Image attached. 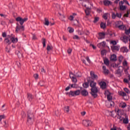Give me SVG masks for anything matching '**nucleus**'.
<instances>
[{
    "label": "nucleus",
    "mask_w": 130,
    "mask_h": 130,
    "mask_svg": "<svg viewBox=\"0 0 130 130\" xmlns=\"http://www.w3.org/2000/svg\"><path fill=\"white\" fill-rule=\"evenodd\" d=\"M72 49L69 48L68 49L67 52L69 54H71V53H72Z\"/></svg>",
    "instance_id": "nucleus-54"
},
{
    "label": "nucleus",
    "mask_w": 130,
    "mask_h": 130,
    "mask_svg": "<svg viewBox=\"0 0 130 130\" xmlns=\"http://www.w3.org/2000/svg\"><path fill=\"white\" fill-rule=\"evenodd\" d=\"M99 85H100L101 89H102L103 90H104V89H106V88H107L106 82H105L104 81L100 82L99 83Z\"/></svg>",
    "instance_id": "nucleus-7"
},
{
    "label": "nucleus",
    "mask_w": 130,
    "mask_h": 130,
    "mask_svg": "<svg viewBox=\"0 0 130 130\" xmlns=\"http://www.w3.org/2000/svg\"><path fill=\"white\" fill-rule=\"evenodd\" d=\"M69 86H71V88H76V87H77V84H69Z\"/></svg>",
    "instance_id": "nucleus-51"
},
{
    "label": "nucleus",
    "mask_w": 130,
    "mask_h": 130,
    "mask_svg": "<svg viewBox=\"0 0 130 130\" xmlns=\"http://www.w3.org/2000/svg\"><path fill=\"white\" fill-rule=\"evenodd\" d=\"M69 19L70 21H73V20H74V16H73V15H71Z\"/></svg>",
    "instance_id": "nucleus-60"
},
{
    "label": "nucleus",
    "mask_w": 130,
    "mask_h": 130,
    "mask_svg": "<svg viewBox=\"0 0 130 130\" xmlns=\"http://www.w3.org/2000/svg\"><path fill=\"white\" fill-rule=\"evenodd\" d=\"M33 121H34V113L29 110L27 111V122L31 124L33 123Z\"/></svg>",
    "instance_id": "nucleus-2"
},
{
    "label": "nucleus",
    "mask_w": 130,
    "mask_h": 130,
    "mask_svg": "<svg viewBox=\"0 0 130 130\" xmlns=\"http://www.w3.org/2000/svg\"><path fill=\"white\" fill-rule=\"evenodd\" d=\"M126 106V104L125 103H123L122 105L121 106V108H125V107Z\"/></svg>",
    "instance_id": "nucleus-48"
},
{
    "label": "nucleus",
    "mask_w": 130,
    "mask_h": 130,
    "mask_svg": "<svg viewBox=\"0 0 130 130\" xmlns=\"http://www.w3.org/2000/svg\"><path fill=\"white\" fill-rule=\"evenodd\" d=\"M103 18H104L105 20H107V16H106V14H104V15H103Z\"/></svg>",
    "instance_id": "nucleus-63"
},
{
    "label": "nucleus",
    "mask_w": 130,
    "mask_h": 130,
    "mask_svg": "<svg viewBox=\"0 0 130 130\" xmlns=\"http://www.w3.org/2000/svg\"><path fill=\"white\" fill-rule=\"evenodd\" d=\"M6 118V115H0V122L2 121V119H5Z\"/></svg>",
    "instance_id": "nucleus-36"
},
{
    "label": "nucleus",
    "mask_w": 130,
    "mask_h": 130,
    "mask_svg": "<svg viewBox=\"0 0 130 130\" xmlns=\"http://www.w3.org/2000/svg\"><path fill=\"white\" fill-rule=\"evenodd\" d=\"M110 105L111 107L114 106V102H111V103H110Z\"/></svg>",
    "instance_id": "nucleus-64"
},
{
    "label": "nucleus",
    "mask_w": 130,
    "mask_h": 130,
    "mask_svg": "<svg viewBox=\"0 0 130 130\" xmlns=\"http://www.w3.org/2000/svg\"><path fill=\"white\" fill-rule=\"evenodd\" d=\"M10 39L13 43H17L18 42V38H11Z\"/></svg>",
    "instance_id": "nucleus-21"
},
{
    "label": "nucleus",
    "mask_w": 130,
    "mask_h": 130,
    "mask_svg": "<svg viewBox=\"0 0 130 130\" xmlns=\"http://www.w3.org/2000/svg\"><path fill=\"white\" fill-rule=\"evenodd\" d=\"M121 73H122V70L120 69V67H119L117 70L116 71L115 74L118 75L119 77H121Z\"/></svg>",
    "instance_id": "nucleus-14"
},
{
    "label": "nucleus",
    "mask_w": 130,
    "mask_h": 130,
    "mask_svg": "<svg viewBox=\"0 0 130 130\" xmlns=\"http://www.w3.org/2000/svg\"><path fill=\"white\" fill-rule=\"evenodd\" d=\"M125 9H126V7H125V6H120V11H124V10H125Z\"/></svg>",
    "instance_id": "nucleus-35"
},
{
    "label": "nucleus",
    "mask_w": 130,
    "mask_h": 130,
    "mask_svg": "<svg viewBox=\"0 0 130 130\" xmlns=\"http://www.w3.org/2000/svg\"><path fill=\"white\" fill-rule=\"evenodd\" d=\"M80 93H81V95H82V96H84V97L88 96V95L89 94V93L88 92V91H87V90H86V89H83V90H81Z\"/></svg>",
    "instance_id": "nucleus-10"
},
{
    "label": "nucleus",
    "mask_w": 130,
    "mask_h": 130,
    "mask_svg": "<svg viewBox=\"0 0 130 130\" xmlns=\"http://www.w3.org/2000/svg\"><path fill=\"white\" fill-rule=\"evenodd\" d=\"M75 77H77V78H81V77H82V73L80 72H78L76 73V75H75Z\"/></svg>",
    "instance_id": "nucleus-27"
},
{
    "label": "nucleus",
    "mask_w": 130,
    "mask_h": 130,
    "mask_svg": "<svg viewBox=\"0 0 130 130\" xmlns=\"http://www.w3.org/2000/svg\"><path fill=\"white\" fill-rule=\"evenodd\" d=\"M38 85L42 87V86H44V81H40Z\"/></svg>",
    "instance_id": "nucleus-41"
},
{
    "label": "nucleus",
    "mask_w": 130,
    "mask_h": 130,
    "mask_svg": "<svg viewBox=\"0 0 130 130\" xmlns=\"http://www.w3.org/2000/svg\"><path fill=\"white\" fill-rule=\"evenodd\" d=\"M44 25H45L46 26H49V21L46 18H45Z\"/></svg>",
    "instance_id": "nucleus-24"
},
{
    "label": "nucleus",
    "mask_w": 130,
    "mask_h": 130,
    "mask_svg": "<svg viewBox=\"0 0 130 130\" xmlns=\"http://www.w3.org/2000/svg\"><path fill=\"white\" fill-rule=\"evenodd\" d=\"M110 60H111V61H116V60H117L116 55L115 54L112 55L110 58Z\"/></svg>",
    "instance_id": "nucleus-16"
},
{
    "label": "nucleus",
    "mask_w": 130,
    "mask_h": 130,
    "mask_svg": "<svg viewBox=\"0 0 130 130\" xmlns=\"http://www.w3.org/2000/svg\"><path fill=\"white\" fill-rule=\"evenodd\" d=\"M53 48V47H52V46H50L49 45H47V51H49L50 50H52Z\"/></svg>",
    "instance_id": "nucleus-29"
},
{
    "label": "nucleus",
    "mask_w": 130,
    "mask_h": 130,
    "mask_svg": "<svg viewBox=\"0 0 130 130\" xmlns=\"http://www.w3.org/2000/svg\"><path fill=\"white\" fill-rule=\"evenodd\" d=\"M112 3L108 0H105L104 1V6H110V5H111Z\"/></svg>",
    "instance_id": "nucleus-18"
},
{
    "label": "nucleus",
    "mask_w": 130,
    "mask_h": 130,
    "mask_svg": "<svg viewBox=\"0 0 130 130\" xmlns=\"http://www.w3.org/2000/svg\"><path fill=\"white\" fill-rule=\"evenodd\" d=\"M4 126L5 127H8L9 126V124H8V123H7V122H6V121H4Z\"/></svg>",
    "instance_id": "nucleus-61"
},
{
    "label": "nucleus",
    "mask_w": 130,
    "mask_h": 130,
    "mask_svg": "<svg viewBox=\"0 0 130 130\" xmlns=\"http://www.w3.org/2000/svg\"><path fill=\"white\" fill-rule=\"evenodd\" d=\"M129 33H130L129 29H128V30L125 29V34H126V35H129Z\"/></svg>",
    "instance_id": "nucleus-53"
},
{
    "label": "nucleus",
    "mask_w": 130,
    "mask_h": 130,
    "mask_svg": "<svg viewBox=\"0 0 130 130\" xmlns=\"http://www.w3.org/2000/svg\"><path fill=\"white\" fill-rule=\"evenodd\" d=\"M104 62L105 64H106L107 66H109V60H108V59H105L104 60Z\"/></svg>",
    "instance_id": "nucleus-31"
},
{
    "label": "nucleus",
    "mask_w": 130,
    "mask_h": 130,
    "mask_svg": "<svg viewBox=\"0 0 130 130\" xmlns=\"http://www.w3.org/2000/svg\"><path fill=\"white\" fill-rule=\"evenodd\" d=\"M2 36L3 37H4V38L7 37V33H6V32H4L2 34Z\"/></svg>",
    "instance_id": "nucleus-56"
},
{
    "label": "nucleus",
    "mask_w": 130,
    "mask_h": 130,
    "mask_svg": "<svg viewBox=\"0 0 130 130\" xmlns=\"http://www.w3.org/2000/svg\"><path fill=\"white\" fill-rule=\"evenodd\" d=\"M119 95L120 96H122V97H124L126 96V93L123 92V91H120L119 93Z\"/></svg>",
    "instance_id": "nucleus-30"
},
{
    "label": "nucleus",
    "mask_w": 130,
    "mask_h": 130,
    "mask_svg": "<svg viewBox=\"0 0 130 130\" xmlns=\"http://www.w3.org/2000/svg\"><path fill=\"white\" fill-rule=\"evenodd\" d=\"M15 20L17 22H19L20 25H23L24 22H26V21H28V18H22L20 17H18L16 18Z\"/></svg>",
    "instance_id": "nucleus-4"
},
{
    "label": "nucleus",
    "mask_w": 130,
    "mask_h": 130,
    "mask_svg": "<svg viewBox=\"0 0 130 130\" xmlns=\"http://www.w3.org/2000/svg\"><path fill=\"white\" fill-rule=\"evenodd\" d=\"M124 91L127 93V94H129L130 91L129 90L127 89V88H124Z\"/></svg>",
    "instance_id": "nucleus-44"
},
{
    "label": "nucleus",
    "mask_w": 130,
    "mask_h": 130,
    "mask_svg": "<svg viewBox=\"0 0 130 130\" xmlns=\"http://www.w3.org/2000/svg\"><path fill=\"white\" fill-rule=\"evenodd\" d=\"M129 15V12H128V11H127V13L124 14V17H126L127 18H128Z\"/></svg>",
    "instance_id": "nucleus-59"
},
{
    "label": "nucleus",
    "mask_w": 130,
    "mask_h": 130,
    "mask_svg": "<svg viewBox=\"0 0 130 130\" xmlns=\"http://www.w3.org/2000/svg\"><path fill=\"white\" fill-rule=\"evenodd\" d=\"M99 38H98V39L101 40V39H104L105 38V32H99Z\"/></svg>",
    "instance_id": "nucleus-12"
},
{
    "label": "nucleus",
    "mask_w": 130,
    "mask_h": 130,
    "mask_svg": "<svg viewBox=\"0 0 130 130\" xmlns=\"http://www.w3.org/2000/svg\"><path fill=\"white\" fill-rule=\"evenodd\" d=\"M72 82L76 84V83L78 82V80H77V78H76V77H74L73 78H72Z\"/></svg>",
    "instance_id": "nucleus-42"
},
{
    "label": "nucleus",
    "mask_w": 130,
    "mask_h": 130,
    "mask_svg": "<svg viewBox=\"0 0 130 130\" xmlns=\"http://www.w3.org/2000/svg\"><path fill=\"white\" fill-rule=\"evenodd\" d=\"M69 33H73L74 32V28L72 27H68Z\"/></svg>",
    "instance_id": "nucleus-40"
},
{
    "label": "nucleus",
    "mask_w": 130,
    "mask_h": 130,
    "mask_svg": "<svg viewBox=\"0 0 130 130\" xmlns=\"http://www.w3.org/2000/svg\"><path fill=\"white\" fill-rule=\"evenodd\" d=\"M110 43L113 45H116V44H117V43L115 41H111Z\"/></svg>",
    "instance_id": "nucleus-46"
},
{
    "label": "nucleus",
    "mask_w": 130,
    "mask_h": 130,
    "mask_svg": "<svg viewBox=\"0 0 130 130\" xmlns=\"http://www.w3.org/2000/svg\"><path fill=\"white\" fill-rule=\"evenodd\" d=\"M42 44L43 47H45V46H46V39H45V38H42Z\"/></svg>",
    "instance_id": "nucleus-23"
},
{
    "label": "nucleus",
    "mask_w": 130,
    "mask_h": 130,
    "mask_svg": "<svg viewBox=\"0 0 130 130\" xmlns=\"http://www.w3.org/2000/svg\"><path fill=\"white\" fill-rule=\"evenodd\" d=\"M101 28L102 29H105L106 28V23H104L103 22H102L101 23Z\"/></svg>",
    "instance_id": "nucleus-25"
},
{
    "label": "nucleus",
    "mask_w": 130,
    "mask_h": 130,
    "mask_svg": "<svg viewBox=\"0 0 130 130\" xmlns=\"http://www.w3.org/2000/svg\"><path fill=\"white\" fill-rule=\"evenodd\" d=\"M85 12L86 16H89L90 15V11H89L88 10H85Z\"/></svg>",
    "instance_id": "nucleus-47"
},
{
    "label": "nucleus",
    "mask_w": 130,
    "mask_h": 130,
    "mask_svg": "<svg viewBox=\"0 0 130 130\" xmlns=\"http://www.w3.org/2000/svg\"><path fill=\"white\" fill-rule=\"evenodd\" d=\"M90 79H92V80H96V79H98V76L95 75L93 71H90Z\"/></svg>",
    "instance_id": "nucleus-6"
},
{
    "label": "nucleus",
    "mask_w": 130,
    "mask_h": 130,
    "mask_svg": "<svg viewBox=\"0 0 130 130\" xmlns=\"http://www.w3.org/2000/svg\"><path fill=\"white\" fill-rule=\"evenodd\" d=\"M73 39H76V40H79L80 38L79 37V36H78V35H74L73 37Z\"/></svg>",
    "instance_id": "nucleus-39"
},
{
    "label": "nucleus",
    "mask_w": 130,
    "mask_h": 130,
    "mask_svg": "<svg viewBox=\"0 0 130 130\" xmlns=\"http://www.w3.org/2000/svg\"><path fill=\"white\" fill-rule=\"evenodd\" d=\"M16 25L17 26L15 29L16 33H19V31H20V32H23V31H24V28L23 25H20L19 23H17Z\"/></svg>",
    "instance_id": "nucleus-3"
},
{
    "label": "nucleus",
    "mask_w": 130,
    "mask_h": 130,
    "mask_svg": "<svg viewBox=\"0 0 130 130\" xmlns=\"http://www.w3.org/2000/svg\"><path fill=\"white\" fill-rule=\"evenodd\" d=\"M90 79L91 78L88 77L87 78V82H85L83 84V86L84 88H88L89 87V83H90Z\"/></svg>",
    "instance_id": "nucleus-9"
},
{
    "label": "nucleus",
    "mask_w": 130,
    "mask_h": 130,
    "mask_svg": "<svg viewBox=\"0 0 130 130\" xmlns=\"http://www.w3.org/2000/svg\"><path fill=\"white\" fill-rule=\"evenodd\" d=\"M5 42L6 43V44H11V42H10L9 38H6L5 39Z\"/></svg>",
    "instance_id": "nucleus-33"
},
{
    "label": "nucleus",
    "mask_w": 130,
    "mask_h": 130,
    "mask_svg": "<svg viewBox=\"0 0 130 130\" xmlns=\"http://www.w3.org/2000/svg\"><path fill=\"white\" fill-rule=\"evenodd\" d=\"M16 53L17 56H18V57L19 58H21V57H22L23 55L22 54V53H21V52H20L19 51H16Z\"/></svg>",
    "instance_id": "nucleus-20"
},
{
    "label": "nucleus",
    "mask_w": 130,
    "mask_h": 130,
    "mask_svg": "<svg viewBox=\"0 0 130 130\" xmlns=\"http://www.w3.org/2000/svg\"><path fill=\"white\" fill-rule=\"evenodd\" d=\"M21 115H22V117L23 118L26 117V114H25V112H21Z\"/></svg>",
    "instance_id": "nucleus-49"
},
{
    "label": "nucleus",
    "mask_w": 130,
    "mask_h": 130,
    "mask_svg": "<svg viewBox=\"0 0 130 130\" xmlns=\"http://www.w3.org/2000/svg\"><path fill=\"white\" fill-rule=\"evenodd\" d=\"M111 49L112 50L113 52L114 51H118L119 50V47L117 46H112L111 47Z\"/></svg>",
    "instance_id": "nucleus-13"
},
{
    "label": "nucleus",
    "mask_w": 130,
    "mask_h": 130,
    "mask_svg": "<svg viewBox=\"0 0 130 130\" xmlns=\"http://www.w3.org/2000/svg\"><path fill=\"white\" fill-rule=\"evenodd\" d=\"M120 51L124 53V52H128V49L126 47H123L120 48Z\"/></svg>",
    "instance_id": "nucleus-15"
},
{
    "label": "nucleus",
    "mask_w": 130,
    "mask_h": 130,
    "mask_svg": "<svg viewBox=\"0 0 130 130\" xmlns=\"http://www.w3.org/2000/svg\"><path fill=\"white\" fill-rule=\"evenodd\" d=\"M123 123L125 124H127V123H128V118H124L123 119Z\"/></svg>",
    "instance_id": "nucleus-38"
},
{
    "label": "nucleus",
    "mask_w": 130,
    "mask_h": 130,
    "mask_svg": "<svg viewBox=\"0 0 130 130\" xmlns=\"http://www.w3.org/2000/svg\"><path fill=\"white\" fill-rule=\"evenodd\" d=\"M123 4H124L123 0V1H120L119 3V7H121V6H122V5H123Z\"/></svg>",
    "instance_id": "nucleus-58"
},
{
    "label": "nucleus",
    "mask_w": 130,
    "mask_h": 130,
    "mask_svg": "<svg viewBox=\"0 0 130 130\" xmlns=\"http://www.w3.org/2000/svg\"><path fill=\"white\" fill-rule=\"evenodd\" d=\"M90 86L91 87V95L94 97V98H96L98 95L97 93H98V88L96 87V83L94 82L93 80H91V79H90Z\"/></svg>",
    "instance_id": "nucleus-1"
},
{
    "label": "nucleus",
    "mask_w": 130,
    "mask_h": 130,
    "mask_svg": "<svg viewBox=\"0 0 130 130\" xmlns=\"http://www.w3.org/2000/svg\"><path fill=\"white\" fill-rule=\"evenodd\" d=\"M37 39V38L36 37V34L32 35V40H36Z\"/></svg>",
    "instance_id": "nucleus-52"
},
{
    "label": "nucleus",
    "mask_w": 130,
    "mask_h": 130,
    "mask_svg": "<svg viewBox=\"0 0 130 130\" xmlns=\"http://www.w3.org/2000/svg\"><path fill=\"white\" fill-rule=\"evenodd\" d=\"M80 90H76L74 91V94L75 95V96H78L79 95H80Z\"/></svg>",
    "instance_id": "nucleus-34"
},
{
    "label": "nucleus",
    "mask_w": 130,
    "mask_h": 130,
    "mask_svg": "<svg viewBox=\"0 0 130 130\" xmlns=\"http://www.w3.org/2000/svg\"><path fill=\"white\" fill-rule=\"evenodd\" d=\"M104 73L105 75H108V74H109V70L106 69L104 70Z\"/></svg>",
    "instance_id": "nucleus-43"
},
{
    "label": "nucleus",
    "mask_w": 130,
    "mask_h": 130,
    "mask_svg": "<svg viewBox=\"0 0 130 130\" xmlns=\"http://www.w3.org/2000/svg\"><path fill=\"white\" fill-rule=\"evenodd\" d=\"M123 66L125 67L127 66V61L126 60H125L124 62H123Z\"/></svg>",
    "instance_id": "nucleus-55"
},
{
    "label": "nucleus",
    "mask_w": 130,
    "mask_h": 130,
    "mask_svg": "<svg viewBox=\"0 0 130 130\" xmlns=\"http://www.w3.org/2000/svg\"><path fill=\"white\" fill-rule=\"evenodd\" d=\"M69 96H75V91H70L69 92Z\"/></svg>",
    "instance_id": "nucleus-32"
},
{
    "label": "nucleus",
    "mask_w": 130,
    "mask_h": 130,
    "mask_svg": "<svg viewBox=\"0 0 130 130\" xmlns=\"http://www.w3.org/2000/svg\"><path fill=\"white\" fill-rule=\"evenodd\" d=\"M70 77L71 79H73L74 78H75V75H74V74H73V73L70 72Z\"/></svg>",
    "instance_id": "nucleus-45"
},
{
    "label": "nucleus",
    "mask_w": 130,
    "mask_h": 130,
    "mask_svg": "<svg viewBox=\"0 0 130 130\" xmlns=\"http://www.w3.org/2000/svg\"><path fill=\"white\" fill-rule=\"evenodd\" d=\"M38 77H39V75L38 74H34V77L35 78V79H38Z\"/></svg>",
    "instance_id": "nucleus-57"
},
{
    "label": "nucleus",
    "mask_w": 130,
    "mask_h": 130,
    "mask_svg": "<svg viewBox=\"0 0 130 130\" xmlns=\"http://www.w3.org/2000/svg\"><path fill=\"white\" fill-rule=\"evenodd\" d=\"M92 121L89 120H83L82 121V124L84 125V126H91L92 125Z\"/></svg>",
    "instance_id": "nucleus-5"
},
{
    "label": "nucleus",
    "mask_w": 130,
    "mask_h": 130,
    "mask_svg": "<svg viewBox=\"0 0 130 130\" xmlns=\"http://www.w3.org/2000/svg\"><path fill=\"white\" fill-rule=\"evenodd\" d=\"M116 17H117V18H121V14L116 13V14H115V13L113 12L112 14V19H115V18H116Z\"/></svg>",
    "instance_id": "nucleus-8"
},
{
    "label": "nucleus",
    "mask_w": 130,
    "mask_h": 130,
    "mask_svg": "<svg viewBox=\"0 0 130 130\" xmlns=\"http://www.w3.org/2000/svg\"><path fill=\"white\" fill-rule=\"evenodd\" d=\"M107 99L108 101H111L112 100V96L110 95V93L107 95Z\"/></svg>",
    "instance_id": "nucleus-28"
},
{
    "label": "nucleus",
    "mask_w": 130,
    "mask_h": 130,
    "mask_svg": "<svg viewBox=\"0 0 130 130\" xmlns=\"http://www.w3.org/2000/svg\"><path fill=\"white\" fill-rule=\"evenodd\" d=\"M99 21V17H94V19L93 20V23H97Z\"/></svg>",
    "instance_id": "nucleus-37"
},
{
    "label": "nucleus",
    "mask_w": 130,
    "mask_h": 130,
    "mask_svg": "<svg viewBox=\"0 0 130 130\" xmlns=\"http://www.w3.org/2000/svg\"><path fill=\"white\" fill-rule=\"evenodd\" d=\"M118 28L120 30H125L126 29V27H125V25H120L118 26Z\"/></svg>",
    "instance_id": "nucleus-19"
},
{
    "label": "nucleus",
    "mask_w": 130,
    "mask_h": 130,
    "mask_svg": "<svg viewBox=\"0 0 130 130\" xmlns=\"http://www.w3.org/2000/svg\"><path fill=\"white\" fill-rule=\"evenodd\" d=\"M120 40H122V41H123V42H124V43H127L128 41L127 36H124L123 37H121L120 38Z\"/></svg>",
    "instance_id": "nucleus-11"
},
{
    "label": "nucleus",
    "mask_w": 130,
    "mask_h": 130,
    "mask_svg": "<svg viewBox=\"0 0 130 130\" xmlns=\"http://www.w3.org/2000/svg\"><path fill=\"white\" fill-rule=\"evenodd\" d=\"M124 3H125L126 5H128V6H129V4L128 3V2L127 0H123Z\"/></svg>",
    "instance_id": "nucleus-62"
},
{
    "label": "nucleus",
    "mask_w": 130,
    "mask_h": 130,
    "mask_svg": "<svg viewBox=\"0 0 130 130\" xmlns=\"http://www.w3.org/2000/svg\"><path fill=\"white\" fill-rule=\"evenodd\" d=\"M106 52V50H102L101 52V55H104L105 54Z\"/></svg>",
    "instance_id": "nucleus-50"
},
{
    "label": "nucleus",
    "mask_w": 130,
    "mask_h": 130,
    "mask_svg": "<svg viewBox=\"0 0 130 130\" xmlns=\"http://www.w3.org/2000/svg\"><path fill=\"white\" fill-rule=\"evenodd\" d=\"M64 111L67 113L70 112V107L69 106L64 107Z\"/></svg>",
    "instance_id": "nucleus-26"
},
{
    "label": "nucleus",
    "mask_w": 130,
    "mask_h": 130,
    "mask_svg": "<svg viewBox=\"0 0 130 130\" xmlns=\"http://www.w3.org/2000/svg\"><path fill=\"white\" fill-rule=\"evenodd\" d=\"M27 98L28 101H32V100H33V95H32L31 93H27Z\"/></svg>",
    "instance_id": "nucleus-17"
},
{
    "label": "nucleus",
    "mask_w": 130,
    "mask_h": 130,
    "mask_svg": "<svg viewBox=\"0 0 130 130\" xmlns=\"http://www.w3.org/2000/svg\"><path fill=\"white\" fill-rule=\"evenodd\" d=\"M99 45H100L101 46H102L103 47H105L106 45V42L105 41H103L100 43L99 45H98V46H99Z\"/></svg>",
    "instance_id": "nucleus-22"
}]
</instances>
